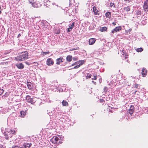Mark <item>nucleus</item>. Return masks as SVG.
<instances>
[{
	"instance_id": "26",
	"label": "nucleus",
	"mask_w": 148,
	"mask_h": 148,
	"mask_svg": "<svg viewBox=\"0 0 148 148\" xmlns=\"http://www.w3.org/2000/svg\"><path fill=\"white\" fill-rule=\"evenodd\" d=\"M92 76V75L91 74L89 73H87V75L86 76V78H90Z\"/></svg>"
},
{
	"instance_id": "28",
	"label": "nucleus",
	"mask_w": 148,
	"mask_h": 148,
	"mask_svg": "<svg viewBox=\"0 0 148 148\" xmlns=\"http://www.w3.org/2000/svg\"><path fill=\"white\" fill-rule=\"evenodd\" d=\"M121 52H122L121 53H122V55H123L124 56L125 55H126V54H127L126 52L124 49L122 50Z\"/></svg>"
},
{
	"instance_id": "8",
	"label": "nucleus",
	"mask_w": 148,
	"mask_h": 148,
	"mask_svg": "<svg viewBox=\"0 0 148 148\" xmlns=\"http://www.w3.org/2000/svg\"><path fill=\"white\" fill-rule=\"evenodd\" d=\"M148 0H146L144 3L143 8L145 11L147 12L148 11Z\"/></svg>"
},
{
	"instance_id": "20",
	"label": "nucleus",
	"mask_w": 148,
	"mask_h": 148,
	"mask_svg": "<svg viewBox=\"0 0 148 148\" xmlns=\"http://www.w3.org/2000/svg\"><path fill=\"white\" fill-rule=\"evenodd\" d=\"M105 16L106 18H110L111 17V13L110 12H108L105 14Z\"/></svg>"
},
{
	"instance_id": "43",
	"label": "nucleus",
	"mask_w": 148,
	"mask_h": 148,
	"mask_svg": "<svg viewBox=\"0 0 148 148\" xmlns=\"http://www.w3.org/2000/svg\"><path fill=\"white\" fill-rule=\"evenodd\" d=\"M124 56H125V58H128V57H127L128 56V55L127 54H126V55H125Z\"/></svg>"
},
{
	"instance_id": "32",
	"label": "nucleus",
	"mask_w": 148,
	"mask_h": 148,
	"mask_svg": "<svg viewBox=\"0 0 148 148\" xmlns=\"http://www.w3.org/2000/svg\"><path fill=\"white\" fill-rule=\"evenodd\" d=\"M4 136H5V138L6 139H7V140H8L9 137H8V136L7 135V134H6L5 133V134H4Z\"/></svg>"
},
{
	"instance_id": "29",
	"label": "nucleus",
	"mask_w": 148,
	"mask_h": 148,
	"mask_svg": "<svg viewBox=\"0 0 148 148\" xmlns=\"http://www.w3.org/2000/svg\"><path fill=\"white\" fill-rule=\"evenodd\" d=\"M113 7L114 8L115 7V4L114 3H111L110 4V7L112 8V7Z\"/></svg>"
},
{
	"instance_id": "48",
	"label": "nucleus",
	"mask_w": 148,
	"mask_h": 148,
	"mask_svg": "<svg viewBox=\"0 0 148 148\" xmlns=\"http://www.w3.org/2000/svg\"><path fill=\"white\" fill-rule=\"evenodd\" d=\"M21 36V35L20 34H19L18 35V37H20Z\"/></svg>"
},
{
	"instance_id": "50",
	"label": "nucleus",
	"mask_w": 148,
	"mask_h": 148,
	"mask_svg": "<svg viewBox=\"0 0 148 148\" xmlns=\"http://www.w3.org/2000/svg\"><path fill=\"white\" fill-rule=\"evenodd\" d=\"M137 91H136L135 92V93Z\"/></svg>"
},
{
	"instance_id": "17",
	"label": "nucleus",
	"mask_w": 148,
	"mask_h": 148,
	"mask_svg": "<svg viewBox=\"0 0 148 148\" xmlns=\"http://www.w3.org/2000/svg\"><path fill=\"white\" fill-rule=\"evenodd\" d=\"M107 27H101L99 29V31L101 32L106 31L107 30Z\"/></svg>"
},
{
	"instance_id": "5",
	"label": "nucleus",
	"mask_w": 148,
	"mask_h": 148,
	"mask_svg": "<svg viewBox=\"0 0 148 148\" xmlns=\"http://www.w3.org/2000/svg\"><path fill=\"white\" fill-rule=\"evenodd\" d=\"M83 61L79 60L75 62L76 66H75L73 69H76L79 68L80 66L82 65L83 64Z\"/></svg>"
},
{
	"instance_id": "34",
	"label": "nucleus",
	"mask_w": 148,
	"mask_h": 148,
	"mask_svg": "<svg viewBox=\"0 0 148 148\" xmlns=\"http://www.w3.org/2000/svg\"><path fill=\"white\" fill-rule=\"evenodd\" d=\"M135 88H136L137 89H139L140 88V87L139 86V85L138 84H136L135 85Z\"/></svg>"
},
{
	"instance_id": "13",
	"label": "nucleus",
	"mask_w": 148,
	"mask_h": 148,
	"mask_svg": "<svg viewBox=\"0 0 148 148\" xmlns=\"http://www.w3.org/2000/svg\"><path fill=\"white\" fill-rule=\"evenodd\" d=\"M134 107L132 105H131L130 107V108L129 109V113L131 115H132V114L134 112Z\"/></svg>"
},
{
	"instance_id": "19",
	"label": "nucleus",
	"mask_w": 148,
	"mask_h": 148,
	"mask_svg": "<svg viewBox=\"0 0 148 148\" xmlns=\"http://www.w3.org/2000/svg\"><path fill=\"white\" fill-rule=\"evenodd\" d=\"M72 59V56L71 55H68L66 57V60L69 62H71Z\"/></svg>"
},
{
	"instance_id": "14",
	"label": "nucleus",
	"mask_w": 148,
	"mask_h": 148,
	"mask_svg": "<svg viewBox=\"0 0 148 148\" xmlns=\"http://www.w3.org/2000/svg\"><path fill=\"white\" fill-rule=\"evenodd\" d=\"M27 111H21L20 112V116L21 117H24L26 115Z\"/></svg>"
},
{
	"instance_id": "35",
	"label": "nucleus",
	"mask_w": 148,
	"mask_h": 148,
	"mask_svg": "<svg viewBox=\"0 0 148 148\" xmlns=\"http://www.w3.org/2000/svg\"><path fill=\"white\" fill-rule=\"evenodd\" d=\"M3 90L2 89H0V95H1L3 93Z\"/></svg>"
},
{
	"instance_id": "24",
	"label": "nucleus",
	"mask_w": 148,
	"mask_h": 148,
	"mask_svg": "<svg viewBox=\"0 0 148 148\" xmlns=\"http://www.w3.org/2000/svg\"><path fill=\"white\" fill-rule=\"evenodd\" d=\"M136 51L138 52H141L143 51V49L142 48L140 47L137 49H136Z\"/></svg>"
},
{
	"instance_id": "18",
	"label": "nucleus",
	"mask_w": 148,
	"mask_h": 148,
	"mask_svg": "<svg viewBox=\"0 0 148 148\" xmlns=\"http://www.w3.org/2000/svg\"><path fill=\"white\" fill-rule=\"evenodd\" d=\"M27 84L29 89H31L33 87V84L32 83L27 82Z\"/></svg>"
},
{
	"instance_id": "7",
	"label": "nucleus",
	"mask_w": 148,
	"mask_h": 148,
	"mask_svg": "<svg viewBox=\"0 0 148 148\" xmlns=\"http://www.w3.org/2000/svg\"><path fill=\"white\" fill-rule=\"evenodd\" d=\"M122 27L121 26L116 27L111 31V32L112 34H114V33L120 31Z\"/></svg>"
},
{
	"instance_id": "12",
	"label": "nucleus",
	"mask_w": 148,
	"mask_h": 148,
	"mask_svg": "<svg viewBox=\"0 0 148 148\" xmlns=\"http://www.w3.org/2000/svg\"><path fill=\"white\" fill-rule=\"evenodd\" d=\"M96 39L95 38H91L89 39V45H92L95 42Z\"/></svg>"
},
{
	"instance_id": "22",
	"label": "nucleus",
	"mask_w": 148,
	"mask_h": 148,
	"mask_svg": "<svg viewBox=\"0 0 148 148\" xmlns=\"http://www.w3.org/2000/svg\"><path fill=\"white\" fill-rule=\"evenodd\" d=\"M135 15L136 16L140 15L141 14V11L138 10H136L135 12Z\"/></svg>"
},
{
	"instance_id": "27",
	"label": "nucleus",
	"mask_w": 148,
	"mask_h": 148,
	"mask_svg": "<svg viewBox=\"0 0 148 148\" xmlns=\"http://www.w3.org/2000/svg\"><path fill=\"white\" fill-rule=\"evenodd\" d=\"M55 33L56 34H59L60 33V31L59 29H55Z\"/></svg>"
},
{
	"instance_id": "38",
	"label": "nucleus",
	"mask_w": 148,
	"mask_h": 148,
	"mask_svg": "<svg viewBox=\"0 0 148 148\" xmlns=\"http://www.w3.org/2000/svg\"><path fill=\"white\" fill-rule=\"evenodd\" d=\"M11 132L12 134H13L15 133V130H11Z\"/></svg>"
},
{
	"instance_id": "6",
	"label": "nucleus",
	"mask_w": 148,
	"mask_h": 148,
	"mask_svg": "<svg viewBox=\"0 0 148 148\" xmlns=\"http://www.w3.org/2000/svg\"><path fill=\"white\" fill-rule=\"evenodd\" d=\"M59 140V138L57 136H53L50 140L51 142L53 144H56Z\"/></svg>"
},
{
	"instance_id": "31",
	"label": "nucleus",
	"mask_w": 148,
	"mask_h": 148,
	"mask_svg": "<svg viewBox=\"0 0 148 148\" xmlns=\"http://www.w3.org/2000/svg\"><path fill=\"white\" fill-rule=\"evenodd\" d=\"M73 28L71 26H70L68 28L67 32H70L72 29Z\"/></svg>"
},
{
	"instance_id": "30",
	"label": "nucleus",
	"mask_w": 148,
	"mask_h": 148,
	"mask_svg": "<svg viewBox=\"0 0 148 148\" xmlns=\"http://www.w3.org/2000/svg\"><path fill=\"white\" fill-rule=\"evenodd\" d=\"M50 52L49 51H47V52H42V55L44 56L45 55H47V54H49V53Z\"/></svg>"
},
{
	"instance_id": "10",
	"label": "nucleus",
	"mask_w": 148,
	"mask_h": 148,
	"mask_svg": "<svg viewBox=\"0 0 148 148\" xmlns=\"http://www.w3.org/2000/svg\"><path fill=\"white\" fill-rule=\"evenodd\" d=\"M93 11L94 14L95 15H99L100 14V12L99 11L96 7L94 6L93 7Z\"/></svg>"
},
{
	"instance_id": "47",
	"label": "nucleus",
	"mask_w": 148,
	"mask_h": 148,
	"mask_svg": "<svg viewBox=\"0 0 148 148\" xmlns=\"http://www.w3.org/2000/svg\"><path fill=\"white\" fill-rule=\"evenodd\" d=\"M100 101H101V102H102L103 101H104V100H103V99H100Z\"/></svg>"
},
{
	"instance_id": "9",
	"label": "nucleus",
	"mask_w": 148,
	"mask_h": 148,
	"mask_svg": "<svg viewBox=\"0 0 148 148\" xmlns=\"http://www.w3.org/2000/svg\"><path fill=\"white\" fill-rule=\"evenodd\" d=\"M64 59L62 56L60 57L59 58L56 60V64H57L59 65L62 62L64 61Z\"/></svg>"
},
{
	"instance_id": "21",
	"label": "nucleus",
	"mask_w": 148,
	"mask_h": 148,
	"mask_svg": "<svg viewBox=\"0 0 148 148\" xmlns=\"http://www.w3.org/2000/svg\"><path fill=\"white\" fill-rule=\"evenodd\" d=\"M62 104L63 106H68L69 105L68 103V102L64 100H63L62 102Z\"/></svg>"
},
{
	"instance_id": "33",
	"label": "nucleus",
	"mask_w": 148,
	"mask_h": 148,
	"mask_svg": "<svg viewBox=\"0 0 148 148\" xmlns=\"http://www.w3.org/2000/svg\"><path fill=\"white\" fill-rule=\"evenodd\" d=\"M29 3L32 4L34 2V0H28Z\"/></svg>"
},
{
	"instance_id": "3",
	"label": "nucleus",
	"mask_w": 148,
	"mask_h": 148,
	"mask_svg": "<svg viewBox=\"0 0 148 148\" xmlns=\"http://www.w3.org/2000/svg\"><path fill=\"white\" fill-rule=\"evenodd\" d=\"M31 5L33 7L36 8H40L41 6V4L39 2L37 1H36L35 2H34Z\"/></svg>"
},
{
	"instance_id": "37",
	"label": "nucleus",
	"mask_w": 148,
	"mask_h": 148,
	"mask_svg": "<svg viewBox=\"0 0 148 148\" xmlns=\"http://www.w3.org/2000/svg\"><path fill=\"white\" fill-rule=\"evenodd\" d=\"M75 26V23L74 22H73L72 23V24L71 25V27L72 28L74 27Z\"/></svg>"
},
{
	"instance_id": "2",
	"label": "nucleus",
	"mask_w": 148,
	"mask_h": 148,
	"mask_svg": "<svg viewBox=\"0 0 148 148\" xmlns=\"http://www.w3.org/2000/svg\"><path fill=\"white\" fill-rule=\"evenodd\" d=\"M26 100L28 102L32 104H33L36 101V98L35 97L31 98L29 95L26 96Z\"/></svg>"
},
{
	"instance_id": "45",
	"label": "nucleus",
	"mask_w": 148,
	"mask_h": 148,
	"mask_svg": "<svg viewBox=\"0 0 148 148\" xmlns=\"http://www.w3.org/2000/svg\"><path fill=\"white\" fill-rule=\"evenodd\" d=\"M112 24L114 26H115V25H116V23L115 22H113L112 23Z\"/></svg>"
},
{
	"instance_id": "23",
	"label": "nucleus",
	"mask_w": 148,
	"mask_h": 148,
	"mask_svg": "<svg viewBox=\"0 0 148 148\" xmlns=\"http://www.w3.org/2000/svg\"><path fill=\"white\" fill-rule=\"evenodd\" d=\"M130 9L129 6H127L126 7L124 8V11H125L126 12H128L130 10Z\"/></svg>"
},
{
	"instance_id": "40",
	"label": "nucleus",
	"mask_w": 148,
	"mask_h": 148,
	"mask_svg": "<svg viewBox=\"0 0 148 148\" xmlns=\"http://www.w3.org/2000/svg\"><path fill=\"white\" fill-rule=\"evenodd\" d=\"M73 59V60L74 61L77 60V58L76 57H74Z\"/></svg>"
},
{
	"instance_id": "46",
	"label": "nucleus",
	"mask_w": 148,
	"mask_h": 148,
	"mask_svg": "<svg viewBox=\"0 0 148 148\" xmlns=\"http://www.w3.org/2000/svg\"><path fill=\"white\" fill-rule=\"evenodd\" d=\"M75 62L73 64H71V66H74L75 65Z\"/></svg>"
},
{
	"instance_id": "39",
	"label": "nucleus",
	"mask_w": 148,
	"mask_h": 148,
	"mask_svg": "<svg viewBox=\"0 0 148 148\" xmlns=\"http://www.w3.org/2000/svg\"><path fill=\"white\" fill-rule=\"evenodd\" d=\"M19 146H14L12 147V148H18Z\"/></svg>"
},
{
	"instance_id": "15",
	"label": "nucleus",
	"mask_w": 148,
	"mask_h": 148,
	"mask_svg": "<svg viewBox=\"0 0 148 148\" xmlns=\"http://www.w3.org/2000/svg\"><path fill=\"white\" fill-rule=\"evenodd\" d=\"M31 145L32 144L30 143H25L23 144L22 146H23V148H26L28 147H30Z\"/></svg>"
},
{
	"instance_id": "25",
	"label": "nucleus",
	"mask_w": 148,
	"mask_h": 148,
	"mask_svg": "<svg viewBox=\"0 0 148 148\" xmlns=\"http://www.w3.org/2000/svg\"><path fill=\"white\" fill-rule=\"evenodd\" d=\"M93 76L94 77V78H92V79L96 80L97 79V75L96 73H94Z\"/></svg>"
},
{
	"instance_id": "16",
	"label": "nucleus",
	"mask_w": 148,
	"mask_h": 148,
	"mask_svg": "<svg viewBox=\"0 0 148 148\" xmlns=\"http://www.w3.org/2000/svg\"><path fill=\"white\" fill-rule=\"evenodd\" d=\"M17 67L20 69H22L24 68V65L22 63H20L16 65Z\"/></svg>"
},
{
	"instance_id": "11",
	"label": "nucleus",
	"mask_w": 148,
	"mask_h": 148,
	"mask_svg": "<svg viewBox=\"0 0 148 148\" xmlns=\"http://www.w3.org/2000/svg\"><path fill=\"white\" fill-rule=\"evenodd\" d=\"M147 71L145 68H143L142 70L141 73L143 77H145L147 74Z\"/></svg>"
},
{
	"instance_id": "1",
	"label": "nucleus",
	"mask_w": 148,
	"mask_h": 148,
	"mask_svg": "<svg viewBox=\"0 0 148 148\" xmlns=\"http://www.w3.org/2000/svg\"><path fill=\"white\" fill-rule=\"evenodd\" d=\"M28 53L27 51L23 52L20 55L15 58L16 60L17 61H22L28 59Z\"/></svg>"
},
{
	"instance_id": "42",
	"label": "nucleus",
	"mask_w": 148,
	"mask_h": 148,
	"mask_svg": "<svg viewBox=\"0 0 148 148\" xmlns=\"http://www.w3.org/2000/svg\"><path fill=\"white\" fill-rule=\"evenodd\" d=\"M0 148H4L3 145H0Z\"/></svg>"
},
{
	"instance_id": "4",
	"label": "nucleus",
	"mask_w": 148,
	"mask_h": 148,
	"mask_svg": "<svg viewBox=\"0 0 148 148\" xmlns=\"http://www.w3.org/2000/svg\"><path fill=\"white\" fill-rule=\"evenodd\" d=\"M54 61L51 58H48L46 61V64L48 66L52 65L54 64Z\"/></svg>"
},
{
	"instance_id": "36",
	"label": "nucleus",
	"mask_w": 148,
	"mask_h": 148,
	"mask_svg": "<svg viewBox=\"0 0 148 148\" xmlns=\"http://www.w3.org/2000/svg\"><path fill=\"white\" fill-rule=\"evenodd\" d=\"M104 91L105 92H106L107 91V90H108V88H107V87H105L104 88Z\"/></svg>"
},
{
	"instance_id": "44",
	"label": "nucleus",
	"mask_w": 148,
	"mask_h": 148,
	"mask_svg": "<svg viewBox=\"0 0 148 148\" xmlns=\"http://www.w3.org/2000/svg\"><path fill=\"white\" fill-rule=\"evenodd\" d=\"M92 82L93 84H94L95 85H96V82L92 81Z\"/></svg>"
},
{
	"instance_id": "41",
	"label": "nucleus",
	"mask_w": 148,
	"mask_h": 148,
	"mask_svg": "<svg viewBox=\"0 0 148 148\" xmlns=\"http://www.w3.org/2000/svg\"><path fill=\"white\" fill-rule=\"evenodd\" d=\"M25 63L26 64H27V65H29L30 64V63H29V62H25Z\"/></svg>"
},
{
	"instance_id": "49",
	"label": "nucleus",
	"mask_w": 148,
	"mask_h": 148,
	"mask_svg": "<svg viewBox=\"0 0 148 148\" xmlns=\"http://www.w3.org/2000/svg\"><path fill=\"white\" fill-rule=\"evenodd\" d=\"M18 148H23V146H22V147H19Z\"/></svg>"
}]
</instances>
